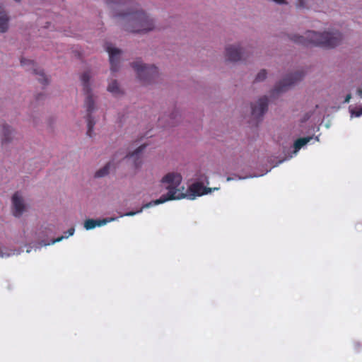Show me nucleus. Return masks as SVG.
<instances>
[{"label": "nucleus", "mask_w": 362, "mask_h": 362, "mask_svg": "<svg viewBox=\"0 0 362 362\" xmlns=\"http://www.w3.org/2000/svg\"><path fill=\"white\" fill-rule=\"evenodd\" d=\"M182 180V177L179 173H169L166 174L162 178L161 182L165 185L168 192L166 194L154 200V204H160L169 200L181 199L185 197L194 199L197 196L207 194L213 190L218 189V188L206 187L201 182H195L192 184L188 190L185 192V187L181 186Z\"/></svg>", "instance_id": "obj_1"}, {"label": "nucleus", "mask_w": 362, "mask_h": 362, "mask_svg": "<svg viewBox=\"0 0 362 362\" xmlns=\"http://www.w3.org/2000/svg\"><path fill=\"white\" fill-rule=\"evenodd\" d=\"M117 16L124 20V30L134 33H146L155 28L154 22L144 11L130 9Z\"/></svg>", "instance_id": "obj_2"}, {"label": "nucleus", "mask_w": 362, "mask_h": 362, "mask_svg": "<svg viewBox=\"0 0 362 362\" xmlns=\"http://www.w3.org/2000/svg\"><path fill=\"white\" fill-rule=\"evenodd\" d=\"M305 35V37L293 35L291 40L305 46L313 45L325 48H333L337 46L342 40V35L339 32L320 33L309 30L306 32Z\"/></svg>", "instance_id": "obj_3"}, {"label": "nucleus", "mask_w": 362, "mask_h": 362, "mask_svg": "<svg viewBox=\"0 0 362 362\" xmlns=\"http://www.w3.org/2000/svg\"><path fill=\"white\" fill-rule=\"evenodd\" d=\"M90 71H87L83 72L81 76V81L83 85V90L84 94L86 95V100L84 103V106L87 111L86 115V122H87V135L89 136H92V132L95 125V121L92 118L90 114L94 110L95 108V102L93 98V95L91 93V88L90 86Z\"/></svg>", "instance_id": "obj_4"}, {"label": "nucleus", "mask_w": 362, "mask_h": 362, "mask_svg": "<svg viewBox=\"0 0 362 362\" xmlns=\"http://www.w3.org/2000/svg\"><path fill=\"white\" fill-rule=\"evenodd\" d=\"M132 66L136 72L139 79L146 84L153 82L158 77V71L154 65H146L137 60L132 64Z\"/></svg>", "instance_id": "obj_5"}, {"label": "nucleus", "mask_w": 362, "mask_h": 362, "mask_svg": "<svg viewBox=\"0 0 362 362\" xmlns=\"http://www.w3.org/2000/svg\"><path fill=\"white\" fill-rule=\"evenodd\" d=\"M303 76L304 73L303 71H297L293 74L288 75L275 86L272 90V95L279 94L286 91L290 86L301 80Z\"/></svg>", "instance_id": "obj_6"}, {"label": "nucleus", "mask_w": 362, "mask_h": 362, "mask_svg": "<svg viewBox=\"0 0 362 362\" xmlns=\"http://www.w3.org/2000/svg\"><path fill=\"white\" fill-rule=\"evenodd\" d=\"M268 98L267 96L260 98L257 104L252 105V116L257 119H259L267 111Z\"/></svg>", "instance_id": "obj_7"}, {"label": "nucleus", "mask_w": 362, "mask_h": 362, "mask_svg": "<svg viewBox=\"0 0 362 362\" xmlns=\"http://www.w3.org/2000/svg\"><path fill=\"white\" fill-rule=\"evenodd\" d=\"M21 64L23 66H30L31 69L33 71V73L37 76V80L42 84V85H47L49 82V80L47 77L45 76V73L42 70H40V69L36 67V64L35 62L30 59H26L24 58H21Z\"/></svg>", "instance_id": "obj_8"}, {"label": "nucleus", "mask_w": 362, "mask_h": 362, "mask_svg": "<svg viewBox=\"0 0 362 362\" xmlns=\"http://www.w3.org/2000/svg\"><path fill=\"white\" fill-rule=\"evenodd\" d=\"M106 51L109 54L111 70L113 72L117 71L119 69V56L122 52L121 49L112 47L110 45H107Z\"/></svg>", "instance_id": "obj_9"}, {"label": "nucleus", "mask_w": 362, "mask_h": 362, "mask_svg": "<svg viewBox=\"0 0 362 362\" xmlns=\"http://www.w3.org/2000/svg\"><path fill=\"white\" fill-rule=\"evenodd\" d=\"M25 208L23 197L18 192H16L12 197L13 214L16 217H20L25 211Z\"/></svg>", "instance_id": "obj_10"}, {"label": "nucleus", "mask_w": 362, "mask_h": 362, "mask_svg": "<svg viewBox=\"0 0 362 362\" xmlns=\"http://www.w3.org/2000/svg\"><path fill=\"white\" fill-rule=\"evenodd\" d=\"M226 57L230 62H238L245 59L244 52L241 47L235 45H230L226 48Z\"/></svg>", "instance_id": "obj_11"}, {"label": "nucleus", "mask_w": 362, "mask_h": 362, "mask_svg": "<svg viewBox=\"0 0 362 362\" xmlns=\"http://www.w3.org/2000/svg\"><path fill=\"white\" fill-rule=\"evenodd\" d=\"M117 218H103V219H87L84 222V228L86 230H91L96 226H102L106 223L116 220Z\"/></svg>", "instance_id": "obj_12"}, {"label": "nucleus", "mask_w": 362, "mask_h": 362, "mask_svg": "<svg viewBox=\"0 0 362 362\" xmlns=\"http://www.w3.org/2000/svg\"><path fill=\"white\" fill-rule=\"evenodd\" d=\"M145 148L146 145H141L136 150L127 156L129 158H134V164L136 168H139L141 165V153Z\"/></svg>", "instance_id": "obj_13"}, {"label": "nucleus", "mask_w": 362, "mask_h": 362, "mask_svg": "<svg viewBox=\"0 0 362 362\" xmlns=\"http://www.w3.org/2000/svg\"><path fill=\"white\" fill-rule=\"evenodd\" d=\"M8 17L2 7L0 6V32L5 33L8 28Z\"/></svg>", "instance_id": "obj_14"}, {"label": "nucleus", "mask_w": 362, "mask_h": 362, "mask_svg": "<svg viewBox=\"0 0 362 362\" xmlns=\"http://www.w3.org/2000/svg\"><path fill=\"white\" fill-rule=\"evenodd\" d=\"M13 131L10 129V127L7 125L3 126V138H2V144L4 145L9 143L12 140V137L10 135L12 134Z\"/></svg>", "instance_id": "obj_15"}, {"label": "nucleus", "mask_w": 362, "mask_h": 362, "mask_svg": "<svg viewBox=\"0 0 362 362\" xmlns=\"http://www.w3.org/2000/svg\"><path fill=\"white\" fill-rule=\"evenodd\" d=\"M312 137L307 136V137H302L296 139L294 142L293 146L295 148V151H298L300 150L304 145L307 144Z\"/></svg>", "instance_id": "obj_16"}, {"label": "nucleus", "mask_w": 362, "mask_h": 362, "mask_svg": "<svg viewBox=\"0 0 362 362\" xmlns=\"http://www.w3.org/2000/svg\"><path fill=\"white\" fill-rule=\"evenodd\" d=\"M107 90L113 95H117L121 93V90L117 81H112L107 86Z\"/></svg>", "instance_id": "obj_17"}, {"label": "nucleus", "mask_w": 362, "mask_h": 362, "mask_svg": "<svg viewBox=\"0 0 362 362\" xmlns=\"http://www.w3.org/2000/svg\"><path fill=\"white\" fill-rule=\"evenodd\" d=\"M110 167V163H107L103 168H100V170L95 172V177H102L107 175L109 173Z\"/></svg>", "instance_id": "obj_18"}, {"label": "nucleus", "mask_w": 362, "mask_h": 362, "mask_svg": "<svg viewBox=\"0 0 362 362\" xmlns=\"http://www.w3.org/2000/svg\"><path fill=\"white\" fill-rule=\"evenodd\" d=\"M154 201L153 202H148L146 204H144L139 210L136 211H129V212H127L126 214H121L119 216L120 217H123V216H134L138 213H141L144 209L145 208H148L151 206H154Z\"/></svg>", "instance_id": "obj_19"}, {"label": "nucleus", "mask_w": 362, "mask_h": 362, "mask_svg": "<svg viewBox=\"0 0 362 362\" xmlns=\"http://www.w3.org/2000/svg\"><path fill=\"white\" fill-rule=\"evenodd\" d=\"M132 2V0H106V4L110 6H112L114 5H129L131 4Z\"/></svg>", "instance_id": "obj_20"}, {"label": "nucleus", "mask_w": 362, "mask_h": 362, "mask_svg": "<svg viewBox=\"0 0 362 362\" xmlns=\"http://www.w3.org/2000/svg\"><path fill=\"white\" fill-rule=\"evenodd\" d=\"M74 231H75V229L74 228H69L67 232L65 233V235H62L61 237H59L56 239H54L52 241V244H54L55 243H57V242H59L61 241L62 239L64 238H69V236H71L74 235Z\"/></svg>", "instance_id": "obj_21"}, {"label": "nucleus", "mask_w": 362, "mask_h": 362, "mask_svg": "<svg viewBox=\"0 0 362 362\" xmlns=\"http://www.w3.org/2000/svg\"><path fill=\"white\" fill-rule=\"evenodd\" d=\"M180 116L179 115V112L177 111H175L174 112H173L169 118H170V122L169 123L165 126V127H170V126H174L175 125L176 122H177V117Z\"/></svg>", "instance_id": "obj_22"}, {"label": "nucleus", "mask_w": 362, "mask_h": 362, "mask_svg": "<svg viewBox=\"0 0 362 362\" xmlns=\"http://www.w3.org/2000/svg\"><path fill=\"white\" fill-rule=\"evenodd\" d=\"M266 76H267L266 70L262 69L257 74L255 81L257 82L262 81L266 78Z\"/></svg>", "instance_id": "obj_23"}, {"label": "nucleus", "mask_w": 362, "mask_h": 362, "mask_svg": "<svg viewBox=\"0 0 362 362\" xmlns=\"http://www.w3.org/2000/svg\"><path fill=\"white\" fill-rule=\"evenodd\" d=\"M296 6L298 8H305V2L304 0H298L296 3Z\"/></svg>", "instance_id": "obj_24"}, {"label": "nucleus", "mask_w": 362, "mask_h": 362, "mask_svg": "<svg viewBox=\"0 0 362 362\" xmlns=\"http://www.w3.org/2000/svg\"><path fill=\"white\" fill-rule=\"evenodd\" d=\"M352 114H354L356 117H360L362 115V108H360L356 112L353 111Z\"/></svg>", "instance_id": "obj_25"}, {"label": "nucleus", "mask_w": 362, "mask_h": 362, "mask_svg": "<svg viewBox=\"0 0 362 362\" xmlns=\"http://www.w3.org/2000/svg\"><path fill=\"white\" fill-rule=\"evenodd\" d=\"M351 98V94H348L346 97H345V99H344V103H349L350 99Z\"/></svg>", "instance_id": "obj_26"}, {"label": "nucleus", "mask_w": 362, "mask_h": 362, "mask_svg": "<svg viewBox=\"0 0 362 362\" xmlns=\"http://www.w3.org/2000/svg\"><path fill=\"white\" fill-rule=\"evenodd\" d=\"M9 255H10V254H9V253H8V254H4L2 251H0V257H8V256H9Z\"/></svg>", "instance_id": "obj_27"}, {"label": "nucleus", "mask_w": 362, "mask_h": 362, "mask_svg": "<svg viewBox=\"0 0 362 362\" xmlns=\"http://www.w3.org/2000/svg\"><path fill=\"white\" fill-rule=\"evenodd\" d=\"M357 93H358V95L360 96V98H362V88H358V89L357 90Z\"/></svg>", "instance_id": "obj_28"}, {"label": "nucleus", "mask_w": 362, "mask_h": 362, "mask_svg": "<svg viewBox=\"0 0 362 362\" xmlns=\"http://www.w3.org/2000/svg\"><path fill=\"white\" fill-rule=\"evenodd\" d=\"M162 120H163V119H159V122L160 124H162Z\"/></svg>", "instance_id": "obj_29"}, {"label": "nucleus", "mask_w": 362, "mask_h": 362, "mask_svg": "<svg viewBox=\"0 0 362 362\" xmlns=\"http://www.w3.org/2000/svg\"><path fill=\"white\" fill-rule=\"evenodd\" d=\"M16 2H19L21 0H14Z\"/></svg>", "instance_id": "obj_30"}]
</instances>
